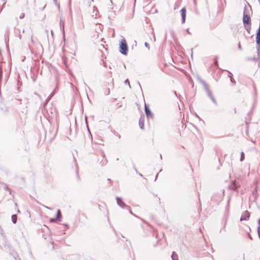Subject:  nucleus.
<instances>
[{"label": "nucleus", "mask_w": 260, "mask_h": 260, "mask_svg": "<svg viewBox=\"0 0 260 260\" xmlns=\"http://www.w3.org/2000/svg\"><path fill=\"white\" fill-rule=\"evenodd\" d=\"M244 159V153L242 152L241 154L240 160L242 161Z\"/></svg>", "instance_id": "nucleus-12"}, {"label": "nucleus", "mask_w": 260, "mask_h": 260, "mask_svg": "<svg viewBox=\"0 0 260 260\" xmlns=\"http://www.w3.org/2000/svg\"><path fill=\"white\" fill-rule=\"evenodd\" d=\"M250 216L249 213L248 211H245L241 217V221L246 220Z\"/></svg>", "instance_id": "nucleus-5"}, {"label": "nucleus", "mask_w": 260, "mask_h": 260, "mask_svg": "<svg viewBox=\"0 0 260 260\" xmlns=\"http://www.w3.org/2000/svg\"><path fill=\"white\" fill-rule=\"evenodd\" d=\"M139 125L141 129H143L144 127V120L140 119L139 121Z\"/></svg>", "instance_id": "nucleus-9"}, {"label": "nucleus", "mask_w": 260, "mask_h": 260, "mask_svg": "<svg viewBox=\"0 0 260 260\" xmlns=\"http://www.w3.org/2000/svg\"><path fill=\"white\" fill-rule=\"evenodd\" d=\"M256 43L258 45V46L259 47V44H260V22H259V28H258V31L256 34Z\"/></svg>", "instance_id": "nucleus-7"}, {"label": "nucleus", "mask_w": 260, "mask_h": 260, "mask_svg": "<svg viewBox=\"0 0 260 260\" xmlns=\"http://www.w3.org/2000/svg\"><path fill=\"white\" fill-rule=\"evenodd\" d=\"M117 204L121 207H123L124 205V203L122 202V201L121 200V199L119 198H117Z\"/></svg>", "instance_id": "nucleus-8"}, {"label": "nucleus", "mask_w": 260, "mask_h": 260, "mask_svg": "<svg viewBox=\"0 0 260 260\" xmlns=\"http://www.w3.org/2000/svg\"><path fill=\"white\" fill-rule=\"evenodd\" d=\"M61 216V212H60L59 210H58L57 211V217H56V219L51 218L49 220V221H50V222H55L57 220H59V219L60 218Z\"/></svg>", "instance_id": "nucleus-4"}, {"label": "nucleus", "mask_w": 260, "mask_h": 260, "mask_svg": "<svg viewBox=\"0 0 260 260\" xmlns=\"http://www.w3.org/2000/svg\"><path fill=\"white\" fill-rule=\"evenodd\" d=\"M256 232L257 233L258 237L260 239V229H255Z\"/></svg>", "instance_id": "nucleus-13"}, {"label": "nucleus", "mask_w": 260, "mask_h": 260, "mask_svg": "<svg viewBox=\"0 0 260 260\" xmlns=\"http://www.w3.org/2000/svg\"><path fill=\"white\" fill-rule=\"evenodd\" d=\"M145 111L146 115V116L148 117L152 118L153 117L152 114L150 111V109L148 107V106L146 105V104H145Z\"/></svg>", "instance_id": "nucleus-2"}, {"label": "nucleus", "mask_w": 260, "mask_h": 260, "mask_svg": "<svg viewBox=\"0 0 260 260\" xmlns=\"http://www.w3.org/2000/svg\"><path fill=\"white\" fill-rule=\"evenodd\" d=\"M246 29L247 30V31H248V32H249V30L250 29V27H247V28H246Z\"/></svg>", "instance_id": "nucleus-16"}, {"label": "nucleus", "mask_w": 260, "mask_h": 260, "mask_svg": "<svg viewBox=\"0 0 260 260\" xmlns=\"http://www.w3.org/2000/svg\"><path fill=\"white\" fill-rule=\"evenodd\" d=\"M128 48L126 41L125 39H123L120 42V52L124 55L127 54Z\"/></svg>", "instance_id": "nucleus-1"}, {"label": "nucleus", "mask_w": 260, "mask_h": 260, "mask_svg": "<svg viewBox=\"0 0 260 260\" xmlns=\"http://www.w3.org/2000/svg\"><path fill=\"white\" fill-rule=\"evenodd\" d=\"M173 260H178V255L175 252H173L172 255Z\"/></svg>", "instance_id": "nucleus-10"}, {"label": "nucleus", "mask_w": 260, "mask_h": 260, "mask_svg": "<svg viewBox=\"0 0 260 260\" xmlns=\"http://www.w3.org/2000/svg\"><path fill=\"white\" fill-rule=\"evenodd\" d=\"M17 217L16 215H13L11 217L13 223H15L17 221Z\"/></svg>", "instance_id": "nucleus-11"}, {"label": "nucleus", "mask_w": 260, "mask_h": 260, "mask_svg": "<svg viewBox=\"0 0 260 260\" xmlns=\"http://www.w3.org/2000/svg\"><path fill=\"white\" fill-rule=\"evenodd\" d=\"M259 226H260V219L258 220Z\"/></svg>", "instance_id": "nucleus-17"}, {"label": "nucleus", "mask_w": 260, "mask_h": 260, "mask_svg": "<svg viewBox=\"0 0 260 260\" xmlns=\"http://www.w3.org/2000/svg\"><path fill=\"white\" fill-rule=\"evenodd\" d=\"M145 45L146 47H147L148 49H149L150 47H149V45L148 43L146 42L145 43Z\"/></svg>", "instance_id": "nucleus-15"}, {"label": "nucleus", "mask_w": 260, "mask_h": 260, "mask_svg": "<svg viewBox=\"0 0 260 260\" xmlns=\"http://www.w3.org/2000/svg\"><path fill=\"white\" fill-rule=\"evenodd\" d=\"M180 12H181V16H182V23H184L185 21L186 13V10L185 8H183L181 10Z\"/></svg>", "instance_id": "nucleus-3"}, {"label": "nucleus", "mask_w": 260, "mask_h": 260, "mask_svg": "<svg viewBox=\"0 0 260 260\" xmlns=\"http://www.w3.org/2000/svg\"><path fill=\"white\" fill-rule=\"evenodd\" d=\"M24 16H25L24 13H21V14H20V16H19V18H20V19H22V18H24Z\"/></svg>", "instance_id": "nucleus-14"}, {"label": "nucleus", "mask_w": 260, "mask_h": 260, "mask_svg": "<svg viewBox=\"0 0 260 260\" xmlns=\"http://www.w3.org/2000/svg\"><path fill=\"white\" fill-rule=\"evenodd\" d=\"M250 18L249 16H248L247 15L244 14L243 20L244 23H246L247 24H250Z\"/></svg>", "instance_id": "nucleus-6"}]
</instances>
